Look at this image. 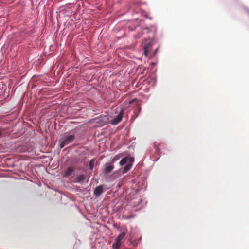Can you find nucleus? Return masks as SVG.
Returning a JSON list of instances; mask_svg holds the SVG:
<instances>
[{
	"instance_id": "nucleus-28",
	"label": "nucleus",
	"mask_w": 249,
	"mask_h": 249,
	"mask_svg": "<svg viewBox=\"0 0 249 249\" xmlns=\"http://www.w3.org/2000/svg\"><path fill=\"white\" fill-rule=\"evenodd\" d=\"M31 51H32V49H29V48H28L27 50V51H28L29 53H31Z\"/></svg>"
},
{
	"instance_id": "nucleus-16",
	"label": "nucleus",
	"mask_w": 249,
	"mask_h": 249,
	"mask_svg": "<svg viewBox=\"0 0 249 249\" xmlns=\"http://www.w3.org/2000/svg\"><path fill=\"white\" fill-rule=\"evenodd\" d=\"M46 116H47V117H49L50 116V117L49 118H48L47 119H53V118H54L56 117L57 114L56 113H55V112H52V111H48L46 114H45Z\"/></svg>"
},
{
	"instance_id": "nucleus-32",
	"label": "nucleus",
	"mask_w": 249,
	"mask_h": 249,
	"mask_svg": "<svg viewBox=\"0 0 249 249\" xmlns=\"http://www.w3.org/2000/svg\"><path fill=\"white\" fill-rule=\"evenodd\" d=\"M126 181L127 183H128L129 182V181H128V179H127L126 180H125V182Z\"/></svg>"
},
{
	"instance_id": "nucleus-13",
	"label": "nucleus",
	"mask_w": 249,
	"mask_h": 249,
	"mask_svg": "<svg viewBox=\"0 0 249 249\" xmlns=\"http://www.w3.org/2000/svg\"><path fill=\"white\" fill-rule=\"evenodd\" d=\"M66 177H69L71 175H75V171L72 167H68L65 171V172Z\"/></svg>"
},
{
	"instance_id": "nucleus-29",
	"label": "nucleus",
	"mask_w": 249,
	"mask_h": 249,
	"mask_svg": "<svg viewBox=\"0 0 249 249\" xmlns=\"http://www.w3.org/2000/svg\"><path fill=\"white\" fill-rule=\"evenodd\" d=\"M124 141V136H122V142H123Z\"/></svg>"
},
{
	"instance_id": "nucleus-15",
	"label": "nucleus",
	"mask_w": 249,
	"mask_h": 249,
	"mask_svg": "<svg viewBox=\"0 0 249 249\" xmlns=\"http://www.w3.org/2000/svg\"><path fill=\"white\" fill-rule=\"evenodd\" d=\"M146 70V67L143 66H140L137 69V72L138 75L144 74L145 71Z\"/></svg>"
},
{
	"instance_id": "nucleus-20",
	"label": "nucleus",
	"mask_w": 249,
	"mask_h": 249,
	"mask_svg": "<svg viewBox=\"0 0 249 249\" xmlns=\"http://www.w3.org/2000/svg\"><path fill=\"white\" fill-rule=\"evenodd\" d=\"M118 52L119 53H122L124 52V48L123 47L118 48Z\"/></svg>"
},
{
	"instance_id": "nucleus-12",
	"label": "nucleus",
	"mask_w": 249,
	"mask_h": 249,
	"mask_svg": "<svg viewBox=\"0 0 249 249\" xmlns=\"http://www.w3.org/2000/svg\"><path fill=\"white\" fill-rule=\"evenodd\" d=\"M122 157H124V152H123L120 154L115 155L111 159V162L114 164V162L120 160Z\"/></svg>"
},
{
	"instance_id": "nucleus-11",
	"label": "nucleus",
	"mask_w": 249,
	"mask_h": 249,
	"mask_svg": "<svg viewBox=\"0 0 249 249\" xmlns=\"http://www.w3.org/2000/svg\"><path fill=\"white\" fill-rule=\"evenodd\" d=\"M152 45L153 42L150 41L144 45L143 54L145 56L147 57L148 56L149 49L152 46Z\"/></svg>"
},
{
	"instance_id": "nucleus-10",
	"label": "nucleus",
	"mask_w": 249,
	"mask_h": 249,
	"mask_svg": "<svg viewBox=\"0 0 249 249\" xmlns=\"http://www.w3.org/2000/svg\"><path fill=\"white\" fill-rule=\"evenodd\" d=\"M33 146L28 143H24L21 145L20 152L22 153L31 152L33 150Z\"/></svg>"
},
{
	"instance_id": "nucleus-26",
	"label": "nucleus",
	"mask_w": 249,
	"mask_h": 249,
	"mask_svg": "<svg viewBox=\"0 0 249 249\" xmlns=\"http://www.w3.org/2000/svg\"><path fill=\"white\" fill-rule=\"evenodd\" d=\"M77 244H78V242H77V240H76V243L75 244H74V246H73V248H75V249H77V247H76V245Z\"/></svg>"
},
{
	"instance_id": "nucleus-17",
	"label": "nucleus",
	"mask_w": 249,
	"mask_h": 249,
	"mask_svg": "<svg viewBox=\"0 0 249 249\" xmlns=\"http://www.w3.org/2000/svg\"><path fill=\"white\" fill-rule=\"evenodd\" d=\"M129 246L130 247V249L137 246V241L135 239H131L129 241Z\"/></svg>"
},
{
	"instance_id": "nucleus-21",
	"label": "nucleus",
	"mask_w": 249,
	"mask_h": 249,
	"mask_svg": "<svg viewBox=\"0 0 249 249\" xmlns=\"http://www.w3.org/2000/svg\"><path fill=\"white\" fill-rule=\"evenodd\" d=\"M74 188H75L76 191L77 192H81L80 187L77 186H74Z\"/></svg>"
},
{
	"instance_id": "nucleus-7",
	"label": "nucleus",
	"mask_w": 249,
	"mask_h": 249,
	"mask_svg": "<svg viewBox=\"0 0 249 249\" xmlns=\"http://www.w3.org/2000/svg\"><path fill=\"white\" fill-rule=\"evenodd\" d=\"M134 161V158L125 152V173L132 167Z\"/></svg>"
},
{
	"instance_id": "nucleus-27",
	"label": "nucleus",
	"mask_w": 249,
	"mask_h": 249,
	"mask_svg": "<svg viewBox=\"0 0 249 249\" xmlns=\"http://www.w3.org/2000/svg\"><path fill=\"white\" fill-rule=\"evenodd\" d=\"M134 146H130L129 147V149H132L133 151H134Z\"/></svg>"
},
{
	"instance_id": "nucleus-36",
	"label": "nucleus",
	"mask_w": 249,
	"mask_h": 249,
	"mask_svg": "<svg viewBox=\"0 0 249 249\" xmlns=\"http://www.w3.org/2000/svg\"><path fill=\"white\" fill-rule=\"evenodd\" d=\"M135 181V180L133 179L132 181L134 182Z\"/></svg>"
},
{
	"instance_id": "nucleus-18",
	"label": "nucleus",
	"mask_w": 249,
	"mask_h": 249,
	"mask_svg": "<svg viewBox=\"0 0 249 249\" xmlns=\"http://www.w3.org/2000/svg\"><path fill=\"white\" fill-rule=\"evenodd\" d=\"M95 165L94 163V160H91L89 162V169L90 171H92L94 168Z\"/></svg>"
},
{
	"instance_id": "nucleus-22",
	"label": "nucleus",
	"mask_w": 249,
	"mask_h": 249,
	"mask_svg": "<svg viewBox=\"0 0 249 249\" xmlns=\"http://www.w3.org/2000/svg\"><path fill=\"white\" fill-rule=\"evenodd\" d=\"M74 23H72V22H71V21H69L67 22V26H68V27H71L72 26H73Z\"/></svg>"
},
{
	"instance_id": "nucleus-19",
	"label": "nucleus",
	"mask_w": 249,
	"mask_h": 249,
	"mask_svg": "<svg viewBox=\"0 0 249 249\" xmlns=\"http://www.w3.org/2000/svg\"><path fill=\"white\" fill-rule=\"evenodd\" d=\"M124 37V33L120 36H117L116 37V42L117 43L121 39Z\"/></svg>"
},
{
	"instance_id": "nucleus-25",
	"label": "nucleus",
	"mask_w": 249,
	"mask_h": 249,
	"mask_svg": "<svg viewBox=\"0 0 249 249\" xmlns=\"http://www.w3.org/2000/svg\"><path fill=\"white\" fill-rule=\"evenodd\" d=\"M2 130L0 129V139L2 137Z\"/></svg>"
},
{
	"instance_id": "nucleus-14",
	"label": "nucleus",
	"mask_w": 249,
	"mask_h": 249,
	"mask_svg": "<svg viewBox=\"0 0 249 249\" xmlns=\"http://www.w3.org/2000/svg\"><path fill=\"white\" fill-rule=\"evenodd\" d=\"M113 226L116 229L117 231L119 232V234H120L123 232H124V227L121 226L120 225L114 223L113 224Z\"/></svg>"
},
{
	"instance_id": "nucleus-9",
	"label": "nucleus",
	"mask_w": 249,
	"mask_h": 249,
	"mask_svg": "<svg viewBox=\"0 0 249 249\" xmlns=\"http://www.w3.org/2000/svg\"><path fill=\"white\" fill-rule=\"evenodd\" d=\"M114 168V166L111 162L107 163L105 165V167L102 169V173L105 176L106 174L109 173L112 171Z\"/></svg>"
},
{
	"instance_id": "nucleus-35",
	"label": "nucleus",
	"mask_w": 249,
	"mask_h": 249,
	"mask_svg": "<svg viewBox=\"0 0 249 249\" xmlns=\"http://www.w3.org/2000/svg\"><path fill=\"white\" fill-rule=\"evenodd\" d=\"M78 242L80 243V240H77Z\"/></svg>"
},
{
	"instance_id": "nucleus-31",
	"label": "nucleus",
	"mask_w": 249,
	"mask_h": 249,
	"mask_svg": "<svg viewBox=\"0 0 249 249\" xmlns=\"http://www.w3.org/2000/svg\"><path fill=\"white\" fill-rule=\"evenodd\" d=\"M122 192L124 193V187H123V188H122Z\"/></svg>"
},
{
	"instance_id": "nucleus-24",
	"label": "nucleus",
	"mask_w": 249,
	"mask_h": 249,
	"mask_svg": "<svg viewBox=\"0 0 249 249\" xmlns=\"http://www.w3.org/2000/svg\"><path fill=\"white\" fill-rule=\"evenodd\" d=\"M121 216H122V218L124 219V211H122V214H121Z\"/></svg>"
},
{
	"instance_id": "nucleus-34",
	"label": "nucleus",
	"mask_w": 249,
	"mask_h": 249,
	"mask_svg": "<svg viewBox=\"0 0 249 249\" xmlns=\"http://www.w3.org/2000/svg\"><path fill=\"white\" fill-rule=\"evenodd\" d=\"M124 125V122H123L122 124V125Z\"/></svg>"
},
{
	"instance_id": "nucleus-30",
	"label": "nucleus",
	"mask_w": 249,
	"mask_h": 249,
	"mask_svg": "<svg viewBox=\"0 0 249 249\" xmlns=\"http://www.w3.org/2000/svg\"><path fill=\"white\" fill-rule=\"evenodd\" d=\"M75 19H76L75 18H71V21H70L72 22L74 21V20H75Z\"/></svg>"
},
{
	"instance_id": "nucleus-1",
	"label": "nucleus",
	"mask_w": 249,
	"mask_h": 249,
	"mask_svg": "<svg viewBox=\"0 0 249 249\" xmlns=\"http://www.w3.org/2000/svg\"><path fill=\"white\" fill-rule=\"evenodd\" d=\"M124 114V102L121 105L119 113L108 112L106 114H101L99 116L91 119L97 126L101 127L107 124L113 125L118 124L122 120V116Z\"/></svg>"
},
{
	"instance_id": "nucleus-5",
	"label": "nucleus",
	"mask_w": 249,
	"mask_h": 249,
	"mask_svg": "<svg viewBox=\"0 0 249 249\" xmlns=\"http://www.w3.org/2000/svg\"><path fill=\"white\" fill-rule=\"evenodd\" d=\"M141 202V196L136 194L130 197V199L128 201V205L132 207H136L139 205Z\"/></svg>"
},
{
	"instance_id": "nucleus-6",
	"label": "nucleus",
	"mask_w": 249,
	"mask_h": 249,
	"mask_svg": "<svg viewBox=\"0 0 249 249\" xmlns=\"http://www.w3.org/2000/svg\"><path fill=\"white\" fill-rule=\"evenodd\" d=\"M107 190L105 184H100L97 186L93 190V195L96 198L99 197Z\"/></svg>"
},
{
	"instance_id": "nucleus-2",
	"label": "nucleus",
	"mask_w": 249,
	"mask_h": 249,
	"mask_svg": "<svg viewBox=\"0 0 249 249\" xmlns=\"http://www.w3.org/2000/svg\"><path fill=\"white\" fill-rule=\"evenodd\" d=\"M76 133L74 130L65 132L63 137L58 140V150L60 151L65 146L73 142L75 139Z\"/></svg>"
},
{
	"instance_id": "nucleus-3",
	"label": "nucleus",
	"mask_w": 249,
	"mask_h": 249,
	"mask_svg": "<svg viewBox=\"0 0 249 249\" xmlns=\"http://www.w3.org/2000/svg\"><path fill=\"white\" fill-rule=\"evenodd\" d=\"M111 249H124V232L118 234L112 244Z\"/></svg>"
},
{
	"instance_id": "nucleus-8",
	"label": "nucleus",
	"mask_w": 249,
	"mask_h": 249,
	"mask_svg": "<svg viewBox=\"0 0 249 249\" xmlns=\"http://www.w3.org/2000/svg\"><path fill=\"white\" fill-rule=\"evenodd\" d=\"M85 175L83 173H80L77 177L74 178V180L72 181L75 183H79L84 184L88 183V181H85Z\"/></svg>"
},
{
	"instance_id": "nucleus-23",
	"label": "nucleus",
	"mask_w": 249,
	"mask_h": 249,
	"mask_svg": "<svg viewBox=\"0 0 249 249\" xmlns=\"http://www.w3.org/2000/svg\"><path fill=\"white\" fill-rule=\"evenodd\" d=\"M137 102V100L136 98H134L130 101H129V104H132V103H134V102Z\"/></svg>"
},
{
	"instance_id": "nucleus-4",
	"label": "nucleus",
	"mask_w": 249,
	"mask_h": 249,
	"mask_svg": "<svg viewBox=\"0 0 249 249\" xmlns=\"http://www.w3.org/2000/svg\"><path fill=\"white\" fill-rule=\"evenodd\" d=\"M119 164L121 167L117 170L113 172L112 176L113 178L116 179L124 174V157H123L119 161Z\"/></svg>"
},
{
	"instance_id": "nucleus-33",
	"label": "nucleus",
	"mask_w": 249,
	"mask_h": 249,
	"mask_svg": "<svg viewBox=\"0 0 249 249\" xmlns=\"http://www.w3.org/2000/svg\"><path fill=\"white\" fill-rule=\"evenodd\" d=\"M118 2L119 3H121L122 2V1H121V0H118Z\"/></svg>"
}]
</instances>
